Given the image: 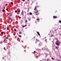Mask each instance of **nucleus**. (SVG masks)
<instances>
[{
  "mask_svg": "<svg viewBox=\"0 0 61 61\" xmlns=\"http://www.w3.org/2000/svg\"><path fill=\"white\" fill-rule=\"evenodd\" d=\"M23 1H25V0H23Z\"/></svg>",
  "mask_w": 61,
  "mask_h": 61,
  "instance_id": "obj_30",
  "label": "nucleus"
},
{
  "mask_svg": "<svg viewBox=\"0 0 61 61\" xmlns=\"http://www.w3.org/2000/svg\"><path fill=\"white\" fill-rule=\"evenodd\" d=\"M37 21L39 20V19H37Z\"/></svg>",
  "mask_w": 61,
  "mask_h": 61,
  "instance_id": "obj_25",
  "label": "nucleus"
},
{
  "mask_svg": "<svg viewBox=\"0 0 61 61\" xmlns=\"http://www.w3.org/2000/svg\"><path fill=\"white\" fill-rule=\"evenodd\" d=\"M19 34H22V33H21V32H19Z\"/></svg>",
  "mask_w": 61,
  "mask_h": 61,
  "instance_id": "obj_17",
  "label": "nucleus"
},
{
  "mask_svg": "<svg viewBox=\"0 0 61 61\" xmlns=\"http://www.w3.org/2000/svg\"><path fill=\"white\" fill-rule=\"evenodd\" d=\"M25 26H26V25H25Z\"/></svg>",
  "mask_w": 61,
  "mask_h": 61,
  "instance_id": "obj_31",
  "label": "nucleus"
},
{
  "mask_svg": "<svg viewBox=\"0 0 61 61\" xmlns=\"http://www.w3.org/2000/svg\"><path fill=\"white\" fill-rule=\"evenodd\" d=\"M59 43L57 42L56 44L57 46H58L59 45Z\"/></svg>",
  "mask_w": 61,
  "mask_h": 61,
  "instance_id": "obj_2",
  "label": "nucleus"
},
{
  "mask_svg": "<svg viewBox=\"0 0 61 61\" xmlns=\"http://www.w3.org/2000/svg\"><path fill=\"white\" fill-rule=\"evenodd\" d=\"M46 40V43H47V41H47V40H46H46Z\"/></svg>",
  "mask_w": 61,
  "mask_h": 61,
  "instance_id": "obj_19",
  "label": "nucleus"
},
{
  "mask_svg": "<svg viewBox=\"0 0 61 61\" xmlns=\"http://www.w3.org/2000/svg\"><path fill=\"white\" fill-rule=\"evenodd\" d=\"M9 15H10V13L9 14Z\"/></svg>",
  "mask_w": 61,
  "mask_h": 61,
  "instance_id": "obj_36",
  "label": "nucleus"
},
{
  "mask_svg": "<svg viewBox=\"0 0 61 61\" xmlns=\"http://www.w3.org/2000/svg\"><path fill=\"white\" fill-rule=\"evenodd\" d=\"M53 18H56V16H53Z\"/></svg>",
  "mask_w": 61,
  "mask_h": 61,
  "instance_id": "obj_5",
  "label": "nucleus"
},
{
  "mask_svg": "<svg viewBox=\"0 0 61 61\" xmlns=\"http://www.w3.org/2000/svg\"><path fill=\"white\" fill-rule=\"evenodd\" d=\"M56 39H57V38H56Z\"/></svg>",
  "mask_w": 61,
  "mask_h": 61,
  "instance_id": "obj_38",
  "label": "nucleus"
},
{
  "mask_svg": "<svg viewBox=\"0 0 61 61\" xmlns=\"http://www.w3.org/2000/svg\"><path fill=\"white\" fill-rule=\"evenodd\" d=\"M59 22L60 23H61V20H60L59 21Z\"/></svg>",
  "mask_w": 61,
  "mask_h": 61,
  "instance_id": "obj_15",
  "label": "nucleus"
},
{
  "mask_svg": "<svg viewBox=\"0 0 61 61\" xmlns=\"http://www.w3.org/2000/svg\"><path fill=\"white\" fill-rule=\"evenodd\" d=\"M6 41H7V40H6Z\"/></svg>",
  "mask_w": 61,
  "mask_h": 61,
  "instance_id": "obj_39",
  "label": "nucleus"
},
{
  "mask_svg": "<svg viewBox=\"0 0 61 61\" xmlns=\"http://www.w3.org/2000/svg\"><path fill=\"white\" fill-rule=\"evenodd\" d=\"M8 18H10V17H8Z\"/></svg>",
  "mask_w": 61,
  "mask_h": 61,
  "instance_id": "obj_34",
  "label": "nucleus"
},
{
  "mask_svg": "<svg viewBox=\"0 0 61 61\" xmlns=\"http://www.w3.org/2000/svg\"><path fill=\"white\" fill-rule=\"evenodd\" d=\"M28 1H29V0H28Z\"/></svg>",
  "mask_w": 61,
  "mask_h": 61,
  "instance_id": "obj_41",
  "label": "nucleus"
},
{
  "mask_svg": "<svg viewBox=\"0 0 61 61\" xmlns=\"http://www.w3.org/2000/svg\"><path fill=\"white\" fill-rule=\"evenodd\" d=\"M25 27V26H23V27H22L23 28H24V27Z\"/></svg>",
  "mask_w": 61,
  "mask_h": 61,
  "instance_id": "obj_27",
  "label": "nucleus"
},
{
  "mask_svg": "<svg viewBox=\"0 0 61 61\" xmlns=\"http://www.w3.org/2000/svg\"><path fill=\"white\" fill-rule=\"evenodd\" d=\"M10 3L11 4H12V5H13V3L12 2H11Z\"/></svg>",
  "mask_w": 61,
  "mask_h": 61,
  "instance_id": "obj_16",
  "label": "nucleus"
},
{
  "mask_svg": "<svg viewBox=\"0 0 61 61\" xmlns=\"http://www.w3.org/2000/svg\"><path fill=\"white\" fill-rule=\"evenodd\" d=\"M18 12H19V13H20V10H19L18 11Z\"/></svg>",
  "mask_w": 61,
  "mask_h": 61,
  "instance_id": "obj_14",
  "label": "nucleus"
},
{
  "mask_svg": "<svg viewBox=\"0 0 61 61\" xmlns=\"http://www.w3.org/2000/svg\"><path fill=\"white\" fill-rule=\"evenodd\" d=\"M1 8H0V9Z\"/></svg>",
  "mask_w": 61,
  "mask_h": 61,
  "instance_id": "obj_43",
  "label": "nucleus"
},
{
  "mask_svg": "<svg viewBox=\"0 0 61 61\" xmlns=\"http://www.w3.org/2000/svg\"><path fill=\"white\" fill-rule=\"evenodd\" d=\"M23 14V10L22 11V12H21V15H22Z\"/></svg>",
  "mask_w": 61,
  "mask_h": 61,
  "instance_id": "obj_4",
  "label": "nucleus"
},
{
  "mask_svg": "<svg viewBox=\"0 0 61 61\" xmlns=\"http://www.w3.org/2000/svg\"><path fill=\"white\" fill-rule=\"evenodd\" d=\"M9 19H10V20H12V19H11V18H10Z\"/></svg>",
  "mask_w": 61,
  "mask_h": 61,
  "instance_id": "obj_21",
  "label": "nucleus"
},
{
  "mask_svg": "<svg viewBox=\"0 0 61 61\" xmlns=\"http://www.w3.org/2000/svg\"><path fill=\"white\" fill-rule=\"evenodd\" d=\"M52 36H53V35H51V37H52Z\"/></svg>",
  "mask_w": 61,
  "mask_h": 61,
  "instance_id": "obj_29",
  "label": "nucleus"
},
{
  "mask_svg": "<svg viewBox=\"0 0 61 61\" xmlns=\"http://www.w3.org/2000/svg\"><path fill=\"white\" fill-rule=\"evenodd\" d=\"M15 12H17V10H15Z\"/></svg>",
  "mask_w": 61,
  "mask_h": 61,
  "instance_id": "obj_24",
  "label": "nucleus"
},
{
  "mask_svg": "<svg viewBox=\"0 0 61 61\" xmlns=\"http://www.w3.org/2000/svg\"><path fill=\"white\" fill-rule=\"evenodd\" d=\"M7 15H9V13H8L7 14Z\"/></svg>",
  "mask_w": 61,
  "mask_h": 61,
  "instance_id": "obj_33",
  "label": "nucleus"
},
{
  "mask_svg": "<svg viewBox=\"0 0 61 61\" xmlns=\"http://www.w3.org/2000/svg\"><path fill=\"white\" fill-rule=\"evenodd\" d=\"M19 37H21V36L20 35H19Z\"/></svg>",
  "mask_w": 61,
  "mask_h": 61,
  "instance_id": "obj_18",
  "label": "nucleus"
},
{
  "mask_svg": "<svg viewBox=\"0 0 61 61\" xmlns=\"http://www.w3.org/2000/svg\"><path fill=\"white\" fill-rule=\"evenodd\" d=\"M36 7L35 8V9H34V10H36Z\"/></svg>",
  "mask_w": 61,
  "mask_h": 61,
  "instance_id": "obj_8",
  "label": "nucleus"
},
{
  "mask_svg": "<svg viewBox=\"0 0 61 61\" xmlns=\"http://www.w3.org/2000/svg\"><path fill=\"white\" fill-rule=\"evenodd\" d=\"M1 33L2 34H4V32H1Z\"/></svg>",
  "mask_w": 61,
  "mask_h": 61,
  "instance_id": "obj_11",
  "label": "nucleus"
},
{
  "mask_svg": "<svg viewBox=\"0 0 61 61\" xmlns=\"http://www.w3.org/2000/svg\"><path fill=\"white\" fill-rule=\"evenodd\" d=\"M19 18H21V17H19Z\"/></svg>",
  "mask_w": 61,
  "mask_h": 61,
  "instance_id": "obj_32",
  "label": "nucleus"
},
{
  "mask_svg": "<svg viewBox=\"0 0 61 61\" xmlns=\"http://www.w3.org/2000/svg\"><path fill=\"white\" fill-rule=\"evenodd\" d=\"M0 22H1V21H0Z\"/></svg>",
  "mask_w": 61,
  "mask_h": 61,
  "instance_id": "obj_42",
  "label": "nucleus"
},
{
  "mask_svg": "<svg viewBox=\"0 0 61 61\" xmlns=\"http://www.w3.org/2000/svg\"><path fill=\"white\" fill-rule=\"evenodd\" d=\"M29 21H30V19H29Z\"/></svg>",
  "mask_w": 61,
  "mask_h": 61,
  "instance_id": "obj_35",
  "label": "nucleus"
},
{
  "mask_svg": "<svg viewBox=\"0 0 61 61\" xmlns=\"http://www.w3.org/2000/svg\"><path fill=\"white\" fill-rule=\"evenodd\" d=\"M34 38H35V37H34Z\"/></svg>",
  "mask_w": 61,
  "mask_h": 61,
  "instance_id": "obj_37",
  "label": "nucleus"
},
{
  "mask_svg": "<svg viewBox=\"0 0 61 61\" xmlns=\"http://www.w3.org/2000/svg\"><path fill=\"white\" fill-rule=\"evenodd\" d=\"M0 19H1V18H0Z\"/></svg>",
  "mask_w": 61,
  "mask_h": 61,
  "instance_id": "obj_40",
  "label": "nucleus"
},
{
  "mask_svg": "<svg viewBox=\"0 0 61 61\" xmlns=\"http://www.w3.org/2000/svg\"><path fill=\"white\" fill-rule=\"evenodd\" d=\"M7 30H9V27H7Z\"/></svg>",
  "mask_w": 61,
  "mask_h": 61,
  "instance_id": "obj_12",
  "label": "nucleus"
},
{
  "mask_svg": "<svg viewBox=\"0 0 61 61\" xmlns=\"http://www.w3.org/2000/svg\"><path fill=\"white\" fill-rule=\"evenodd\" d=\"M51 59H52V60H54V59L53 58H52Z\"/></svg>",
  "mask_w": 61,
  "mask_h": 61,
  "instance_id": "obj_20",
  "label": "nucleus"
},
{
  "mask_svg": "<svg viewBox=\"0 0 61 61\" xmlns=\"http://www.w3.org/2000/svg\"><path fill=\"white\" fill-rule=\"evenodd\" d=\"M8 5V4H6V5Z\"/></svg>",
  "mask_w": 61,
  "mask_h": 61,
  "instance_id": "obj_28",
  "label": "nucleus"
},
{
  "mask_svg": "<svg viewBox=\"0 0 61 61\" xmlns=\"http://www.w3.org/2000/svg\"><path fill=\"white\" fill-rule=\"evenodd\" d=\"M5 39H4V41H3V42H5Z\"/></svg>",
  "mask_w": 61,
  "mask_h": 61,
  "instance_id": "obj_9",
  "label": "nucleus"
},
{
  "mask_svg": "<svg viewBox=\"0 0 61 61\" xmlns=\"http://www.w3.org/2000/svg\"><path fill=\"white\" fill-rule=\"evenodd\" d=\"M36 51H34V53H36Z\"/></svg>",
  "mask_w": 61,
  "mask_h": 61,
  "instance_id": "obj_23",
  "label": "nucleus"
},
{
  "mask_svg": "<svg viewBox=\"0 0 61 61\" xmlns=\"http://www.w3.org/2000/svg\"><path fill=\"white\" fill-rule=\"evenodd\" d=\"M5 10L3 9L2 10V12H5Z\"/></svg>",
  "mask_w": 61,
  "mask_h": 61,
  "instance_id": "obj_10",
  "label": "nucleus"
},
{
  "mask_svg": "<svg viewBox=\"0 0 61 61\" xmlns=\"http://www.w3.org/2000/svg\"><path fill=\"white\" fill-rule=\"evenodd\" d=\"M8 8H7L6 9V10H7V11H8Z\"/></svg>",
  "mask_w": 61,
  "mask_h": 61,
  "instance_id": "obj_13",
  "label": "nucleus"
},
{
  "mask_svg": "<svg viewBox=\"0 0 61 61\" xmlns=\"http://www.w3.org/2000/svg\"><path fill=\"white\" fill-rule=\"evenodd\" d=\"M30 15H32V13H31V12H30Z\"/></svg>",
  "mask_w": 61,
  "mask_h": 61,
  "instance_id": "obj_6",
  "label": "nucleus"
},
{
  "mask_svg": "<svg viewBox=\"0 0 61 61\" xmlns=\"http://www.w3.org/2000/svg\"><path fill=\"white\" fill-rule=\"evenodd\" d=\"M27 20H26V21L25 22V23H27Z\"/></svg>",
  "mask_w": 61,
  "mask_h": 61,
  "instance_id": "obj_26",
  "label": "nucleus"
},
{
  "mask_svg": "<svg viewBox=\"0 0 61 61\" xmlns=\"http://www.w3.org/2000/svg\"><path fill=\"white\" fill-rule=\"evenodd\" d=\"M14 31H16V29H15L14 30Z\"/></svg>",
  "mask_w": 61,
  "mask_h": 61,
  "instance_id": "obj_22",
  "label": "nucleus"
},
{
  "mask_svg": "<svg viewBox=\"0 0 61 61\" xmlns=\"http://www.w3.org/2000/svg\"><path fill=\"white\" fill-rule=\"evenodd\" d=\"M56 49H58V47L56 46Z\"/></svg>",
  "mask_w": 61,
  "mask_h": 61,
  "instance_id": "obj_7",
  "label": "nucleus"
},
{
  "mask_svg": "<svg viewBox=\"0 0 61 61\" xmlns=\"http://www.w3.org/2000/svg\"><path fill=\"white\" fill-rule=\"evenodd\" d=\"M37 34H38V35H39V36H40V34H39V32H37Z\"/></svg>",
  "mask_w": 61,
  "mask_h": 61,
  "instance_id": "obj_3",
  "label": "nucleus"
},
{
  "mask_svg": "<svg viewBox=\"0 0 61 61\" xmlns=\"http://www.w3.org/2000/svg\"><path fill=\"white\" fill-rule=\"evenodd\" d=\"M34 13H35L36 15H38V14H39V13H38V10H37L36 11H34Z\"/></svg>",
  "mask_w": 61,
  "mask_h": 61,
  "instance_id": "obj_1",
  "label": "nucleus"
}]
</instances>
